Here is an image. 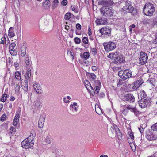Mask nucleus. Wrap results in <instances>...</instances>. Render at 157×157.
<instances>
[{
    "label": "nucleus",
    "mask_w": 157,
    "mask_h": 157,
    "mask_svg": "<svg viewBox=\"0 0 157 157\" xmlns=\"http://www.w3.org/2000/svg\"><path fill=\"white\" fill-rule=\"evenodd\" d=\"M97 67L95 66H93L92 67V69L93 71H95L97 70Z\"/></svg>",
    "instance_id": "obj_56"
},
{
    "label": "nucleus",
    "mask_w": 157,
    "mask_h": 157,
    "mask_svg": "<svg viewBox=\"0 0 157 157\" xmlns=\"http://www.w3.org/2000/svg\"><path fill=\"white\" fill-rule=\"evenodd\" d=\"M141 98H147V95L144 91H142L141 92Z\"/></svg>",
    "instance_id": "obj_42"
},
{
    "label": "nucleus",
    "mask_w": 157,
    "mask_h": 157,
    "mask_svg": "<svg viewBox=\"0 0 157 157\" xmlns=\"http://www.w3.org/2000/svg\"><path fill=\"white\" fill-rule=\"evenodd\" d=\"M76 28L78 29H80L81 28V26L80 24L77 23L76 25Z\"/></svg>",
    "instance_id": "obj_55"
},
{
    "label": "nucleus",
    "mask_w": 157,
    "mask_h": 157,
    "mask_svg": "<svg viewBox=\"0 0 157 157\" xmlns=\"http://www.w3.org/2000/svg\"><path fill=\"white\" fill-rule=\"evenodd\" d=\"M59 3L58 0H54L53 2L52 5V9H55L57 7Z\"/></svg>",
    "instance_id": "obj_25"
},
{
    "label": "nucleus",
    "mask_w": 157,
    "mask_h": 157,
    "mask_svg": "<svg viewBox=\"0 0 157 157\" xmlns=\"http://www.w3.org/2000/svg\"><path fill=\"white\" fill-rule=\"evenodd\" d=\"M6 118V115H3L1 118V120L2 121H4Z\"/></svg>",
    "instance_id": "obj_50"
},
{
    "label": "nucleus",
    "mask_w": 157,
    "mask_h": 157,
    "mask_svg": "<svg viewBox=\"0 0 157 157\" xmlns=\"http://www.w3.org/2000/svg\"><path fill=\"white\" fill-rule=\"evenodd\" d=\"M117 54V52H115L114 53H110L107 56V57L110 58L111 59H114V58L116 57V54Z\"/></svg>",
    "instance_id": "obj_34"
},
{
    "label": "nucleus",
    "mask_w": 157,
    "mask_h": 157,
    "mask_svg": "<svg viewBox=\"0 0 157 157\" xmlns=\"http://www.w3.org/2000/svg\"><path fill=\"white\" fill-rule=\"evenodd\" d=\"M77 103L74 102L70 105V107L72 109V110H74L75 112H77L78 110V107H77Z\"/></svg>",
    "instance_id": "obj_22"
},
{
    "label": "nucleus",
    "mask_w": 157,
    "mask_h": 157,
    "mask_svg": "<svg viewBox=\"0 0 157 157\" xmlns=\"http://www.w3.org/2000/svg\"><path fill=\"white\" fill-rule=\"evenodd\" d=\"M112 3L111 1H101L100 2V3L107 7L110 6Z\"/></svg>",
    "instance_id": "obj_21"
},
{
    "label": "nucleus",
    "mask_w": 157,
    "mask_h": 157,
    "mask_svg": "<svg viewBox=\"0 0 157 157\" xmlns=\"http://www.w3.org/2000/svg\"><path fill=\"white\" fill-rule=\"evenodd\" d=\"M82 41L85 44H87L88 41V39L87 37H84L83 38Z\"/></svg>",
    "instance_id": "obj_43"
},
{
    "label": "nucleus",
    "mask_w": 157,
    "mask_h": 157,
    "mask_svg": "<svg viewBox=\"0 0 157 157\" xmlns=\"http://www.w3.org/2000/svg\"><path fill=\"white\" fill-rule=\"evenodd\" d=\"M124 62V58L123 56L119 52H117L116 57L114 58V63L116 64H120L123 63Z\"/></svg>",
    "instance_id": "obj_6"
},
{
    "label": "nucleus",
    "mask_w": 157,
    "mask_h": 157,
    "mask_svg": "<svg viewBox=\"0 0 157 157\" xmlns=\"http://www.w3.org/2000/svg\"><path fill=\"white\" fill-rule=\"evenodd\" d=\"M9 52L12 55H14L16 53L15 51L13 49H9Z\"/></svg>",
    "instance_id": "obj_48"
},
{
    "label": "nucleus",
    "mask_w": 157,
    "mask_h": 157,
    "mask_svg": "<svg viewBox=\"0 0 157 157\" xmlns=\"http://www.w3.org/2000/svg\"><path fill=\"white\" fill-rule=\"evenodd\" d=\"M16 46L15 43H11L10 45L9 49H13Z\"/></svg>",
    "instance_id": "obj_39"
},
{
    "label": "nucleus",
    "mask_w": 157,
    "mask_h": 157,
    "mask_svg": "<svg viewBox=\"0 0 157 157\" xmlns=\"http://www.w3.org/2000/svg\"><path fill=\"white\" fill-rule=\"evenodd\" d=\"M103 45L104 49L106 51H110L113 50L116 47L115 44L112 42L104 43Z\"/></svg>",
    "instance_id": "obj_7"
},
{
    "label": "nucleus",
    "mask_w": 157,
    "mask_h": 157,
    "mask_svg": "<svg viewBox=\"0 0 157 157\" xmlns=\"http://www.w3.org/2000/svg\"><path fill=\"white\" fill-rule=\"evenodd\" d=\"M71 10L74 11L75 13H77L78 12V7L74 5H72L71 6Z\"/></svg>",
    "instance_id": "obj_27"
},
{
    "label": "nucleus",
    "mask_w": 157,
    "mask_h": 157,
    "mask_svg": "<svg viewBox=\"0 0 157 157\" xmlns=\"http://www.w3.org/2000/svg\"><path fill=\"white\" fill-rule=\"evenodd\" d=\"M19 120H15V119H14L13 121V125L14 126H17L19 122Z\"/></svg>",
    "instance_id": "obj_46"
},
{
    "label": "nucleus",
    "mask_w": 157,
    "mask_h": 157,
    "mask_svg": "<svg viewBox=\"0 0 157 157\" xmlns=\"http://www.w3.org/2000/svg\"><path fill=\"white\" fill-rule=\"evenodd\" d=\"M6 39L5 37H2L1 39L0 43L1 44H4Z\"/></svg>",
    "instance_id": "obj_53"
},
{
    "label": "nucleus",
    "mask_w": 157,
    "mask_h": 157,
    "mask_svg": "<svg viewBox=\"0 0 157 157\" xmlns=\"http://www.w3.org/2000/svg\"><path fill=\"white\" fill-rule=\"evenodd\" d=\"M26 56L25 58V62L26 65V67L28 68L31 66L32 62L30 58L27 55Z\"/></svg>",
    "instance_id": "obj_19"
},
{
    "label": "nucleus",
    "mask_w": 157,
    "mask_h": 157,
    "mask_svg": "<svg viewBox=\"0 0 157 157\" xmlns=\"http://www.w3.org/2000/svg\"><path fill=\"white\" fill-rule=\"evenodd\" d=\"M117 135L119 139H121L122 138V135L120 132L119 133V135Z\"/></svg>",
    "instance_id": "obj_61"
},
{
    "label": "nucleus",
    "mask_w": 157,
    "mask_h": 157,
    "mask_svg": "<svg viewBox=\"0 0 157 157\" xmlns=\"http://www.w3.org/2000/svg\"><path fill=\"white\" fill-rule=\"evenodd\" d=\"M21 114V110L20 109H18L17 110L16 112V114L15 116L14 119L15 120H19V118L20 117Z\"/></svg>",
    "instance_id": "obj_26"
},
{
    "label": "nucleus",
    "mask_w": 157,
    "mask_h": 157,
    "mask_svg": "<svg viewBox=\"0 0 157 157\" xmlns=\"http://www.w3.org/2000/svg\"><path fill=\"white\" fill-rule=\"evenodd\" d=\"M28 81L26 79H25L24 82H25V84L24 86L23 87V89L25 91H27L28 90Z\"/></svg>",
    "instance_id": "obj_33"
},
{
    "label": "nucleus",
    "mask_w": 157,
    "mask_h": 157,
    "mask_svg": "<svg viewBox=\"0 0 157 157\" xmlns=\"http://www.w3.org/2000/svg\"><path fill=\"white\" fill-rule=\"evenodd\" d=\"M138 129L141 134L144 133V129L142 127H140Z\"/></svg>",
    "instance_id": "obj_52"
},
{
    "label": "nucleus",
    "mask_w": 157,
    "mask_h": 157,
    "mask_svg": "<svg viewBox=\"0 0 157 157\" xmlns=\"http://www.w3.org/2000/svg\"><path fill=\"white\" fill-rule=\"evenodd\" d=\"M14 66L16 68H17L19 66V64L17 62H15L14 63Z\"/></svg>",
    "instance_id": "obj_63"
},
{
    "label": "nucleus",
    "mask_w": 157,
    "mask_h": 157,
    "mask_svg": "<svg viewBox=\"0 0 157 157\" xmlns=\"http://www.w3.org/2000/svg\"><path fill=\"white\" fill-rule=\"evenodd\" d=\"M92 51L94 52V54L97 53V49L95 48H93L92 49Z\"/></svg>",
    "instance_id": "obj_60"
},
{
    "label": "nucleus",
    "mask_w": 157,
    "mask_h": 157,
    "mask_svg": "<svg viewBox=\"0 0 157 157\" xmlns=\"http://www.w3.org/2000/svg\"><path fill=\"white\" fill-rule=\"evenodd\" d=\"M8 35L10 37H13L15 36V35L13 27H10V28Z\"/></svg>",
    "instance_id": "obj_20"
},
{
    "label": "nucleus",
    "mask_w": 157,
    "mask_h": 157,
    "mask_svg": "<svg viewBox=\"0 0 157 157\" xmlns=\"http://www.w3.org/2000/svg\"><path fill=\"white\" fill-rule=\"evenodd\" d=\"M16 131V129L15 128L13 127H11L10 129V132L11 133H12L13 132H15Z\"/></svg>",
    "instance_id": "obj_47"
},
{
    "label": "nucleus",
    "mask_w": 157,
    "mask_h": 157,
    "mask_svg": "<svg viewBox=\"0 0 157 157\" xmlns=\"http://www.w3.org/2000/svg\"><path fill=\"white\" fill-rule=\"evenodd\" d=\"M7 95L6 94H3L2 97H1L0 100L1 101L3 102H5L7 99Z\"/></svg>",
    "instance_id": "obj_29"
},
{
    "label": "nucleus",
    "mask_w": 157,
    "mask_h": 157,
    "mask_svg": "<svg viewBox=\"0 0 157 157\" xmlns=\"http://www.w3.org/2000/svg\"><path fill=\"white\" fill-rule=\"evenodd\" d=\"M143 82L142 79H140L137 80L134 83L133 86L132 87V89L134 90H136L142 84Z\"/></svg>",
    "instance_id": "obj_15"
},
{
    "label": "nucleus",
    "mask_w": 157,
    "mask_h": 157,
    "mask_svg": "<svg viewBox=\"0 0 157 157\" xmlns=\"http://www.w3.org/2000/svg\"><path fill=\"white\" fill-rule=\"evenodd\" d=\"M84 85L86 88H87V87L90 85L89 81L86 80H85L84 81Z\"/></svg>",
    "instance_id": "obj_44"
},
{
    "label": "nucleus",
    "mask_w": 157,
    "mask_h": 157,
    "mask_svg": "<svg viewBox=\"0 0 157 157\" xmlns=\"http://www.w3.org/2000/svg\"><path fill=\"white\" fill-rule=\"evenodd\" d=\"M148 56L147 54L143 51L140 53V63L141 65L145 64L147 62Z\"/></svg>",
    "instance_id": "obj_11"
},
{
    "label": "nucleus",
    "mask_w": 157,
    "mask_h": 157,
    "mask_svg": "<svg viewBox=\"0 0 157 157\" xmlns=\"http://www.w3.org/2000/svg\"><path fill=\"white\" fill-rule=\"evenodd\" d=\"M100 11L101 14L106 17H110L113 15V10L111 7H104L100 9Z\"/></svg>",
    "instance_id": "obj_3"
},
{
    "label": "nucleus",
    "mask_w": 157,
    "mask_h": 157,
    "mask_svg": "<svg viewBox=\"0 0 157 157\" xmlns=\"http://www.w3.org/2000/svg\"><path fill=\"white\" fill-rule=\"evenodd\" d=\"M146 138L149 140H155L157 137L149 131L146 133Z\"/></svg>",
    "instance_id": "obj_13"
},
{
    "label": "nucleus",
    "mask_w": 157,
    "mask_h": 157,
    "mask_svg": "<svg viewBox=\"0 0 157 157\" xmlns=\"http://www.w3.org/2000/svg\"><path fill=\"white\" fill-rule=\"evenodd\" d=\"M45 117L44 115L41 116L39 118L38 125L39 127L40 128H42L43 127L45 121Z\"/></svg>",
    "instance_id": "obj_16"
},
{
    "label": "nucleus",
    "mask_w": 157,
    "mask_h": 157,
    "mask_svg": "<svg viewBox=\"0 0 157 157\" xmlns=\"http://www.w3.org/2000/svg\"><path fill=\"white\" fill-rule=\"evenodd\" d=\"M96 77L95 75L93 73H91L90 75V78L91 80H94Z\"/></svg>",
    "instance_id": "obj_40"
},
{
    "label": "nucleus",
    "mask_w": 157,
    "mask_h": 157,
    "mask_svg": "<svg viewBox=\"0 0 157 157\" xmlns=\"http://www.w3.org/2000/svg\"><path fill=\"white\" fill-rule=\"evenodd\" d=\"M71 17V14L70 13H67L64 16V18L66 20H69Z\"/></svg>",
    "instance_id": "obj_36"
},
{
    "label": "nucleus",
    "mask_w": 157,
    "mask_h": 157,
    "mask_svg": "<svg viewBox=\"0 0 157 157\" xmlns=\"http://www.w3.org/2000/svg\"><path fill=\"white\" fill-rule=\"evenodd\" d=\"M151 129L153 131H157V123L152 126Z\"/></svg>",
    "instance_id": "obj_41"
},
{
    "label": "nucleus",
    "mask_w": 157,
    "mask_h": 157,
    "mask_svg": "<svg viewBox=\"0 0 157 157\" xmlns=\"http://www.w3.org/2000/svg\"><path fill=\"white\" fill-rule=\"evenodd\" d=\"M63 100L65 103H68L70 102L69 101V100H66V98L65 97L63 98Z\"/></svg>",
    "instance_id": "obj_62"
},
{
    "label": "nucleus",
    "mask_w": 157,
    "mask_h": 157,
    "mask_svg": "<svg viewBox=\"0 0 157 157\" xmlns=\"http://www.w3.org/2000/svg\"><path fill=\"white\" fill-rule=\"evenodd\" d=\"M100 32L101 34V36H108L111 34V29L109 27H104L100 30Z\"/></svg>",
    "instance_id": "obj_5"
},
{
    "label": "nucleus",
    "mask_w": 157,
    "mask_h": 157,
    "mask_svg": "<svg viewBox=\"0 0 157 157\" xmlns=\"http://www.w3.org/2000/svg\"><path fill=\"white\" fill-rule=\"evenodd\" d=\"M20 90V86L18 84H16L15 87V91L16 92H18Z\"/></svg>",
    "instance_id": "obj_45"
},
{
    "label": "nucleus",
    "mask_w": 157,
    "mask_h": 157,
    "mask_svg": "<svg viewBox=\"0 0 157 157\" xmlns=\"http://www.w3.org/2000/svg\"><path fill=\"white\" fill-rule=\"evenodd\" d=\"M150 101L148 98H141V100L138 101L139 105L141 108H144L149 104Z\"/></svg>",
    "instance_id": "obj_9"
},
{
    "label": "nucleus",
    "mask_w": 157,
    "mask_h": 157,
    "mask_svg": "<svg viewBox=\"0 0 157 157\" xmlns=\"http://www.w3.org/2000/svg\"><path fill=\"white\" fill-rule=\"evenodd\" d=\"M15 97L13 96H11L10 98V100L11 101H13L15 100Z\"/></svg>",
    "instance_id": "obj_59"
},
{
    "label": "nucleus",
    "mask_w": 157,
    "mask_h": 157,
    "mask_svg": "<svg viewBox=\"0 0 157 157\" xmlns=\"http://www.w3.org/2000/svg\"><path fill=\"white\" fill-rule=\"evenodd\" d=\"M154 44H157V35L156 34L155 36V39L153 40V42Z\"/></svg>",
    "instance_id": "obj_54"
},
{
    "label": "nucleus",
    "mask_w": 157,
    "mask_h": 157,
    "mask_svg": "<svg viewBox=\"0 0 157 157\" xmlns=\"http://www.w3.org/2000/svg\"><path fill=\"white\" fill-rule=\"evenodd\" d=\"M105 96V94L104 93L102 92L100 93V98H103Z\"/></svg>",
    "instance_id": "obj_57"
},
{
    "label": "nucleus",
    "mask_w": 157,
    "mask_h": 157,
    "mask_svg": "<svg viewBox=\"0 0 157 157\" xmlns=\"http://www.w3.org/2000/svg\"><path fill=\"white\" fill-rule=\"evenodd\" d=\"M121 69L118 72L119 76L122 78L126 79L131 77L132 76V72L129 69H123L122 67L120 68Z\"/></svg>",
    "instance_id": "obj_2"
},
{
    "label": "nucleus",
    "mask_w": 157,
    "mask_h": 157,
    "mask_svg": "<svg viewBox=\"0 0 157 157\" xmlns=\"http://www.w3.org/2000/svg\"><path fill=\"white\" fill-rule=\"evenodd\" d=\"M27 68V70L26 74V76H25V79L27 81H30V77H31V69L30 67Z\"/></svg>",
    "instance_id": "obj_18"
},
{
    "label": "nucleus",
    "mask_w": 157,
    "mask_h": 157,
    "mask_svg": "<svg viewBox=\"0 0 157 157\" xmlns=\"http://www.w3.org/2000/svg\"><path fill=\"white\" fill-rule=\"evenodd\" d=\"M92 2L93 4V9L94 10V15H96L97 14L98 12L97 6L96 5H94V1L93 0H92Z\"/></svg>",
    "instance_id": "obj_28"
},
{
    "label": "nucleus",
    "mask_w": 157,
    "mask_h": 157,
    "mask_svg": "<svg viewBox=\"0 0 157 157\" xmlns=\"http://www.w3.org/2000/svg\"><path fill=\"white\" fill-rule=\"evenodd\" d=\"M134 8L131 4L130 1H126L125 3V5L122 9L123 11L125 13H131L132 12Z\"/></svg>",
    "instance_id": "obj_4"
},
{
    "label": "nucleus",
    "mask_w": 157,
    "mask_h": 157,
    "mask_svg": "<svg viewBox=\"0 0 157 157\" xmlns=\"http://www.w3.org/2000/svg\"><path fill=\"white\" fill-rule=\"evenodd\" d=\"M33 85L34 89L35 90L36 92L39 94H41L42 91L40 85L39 84L36 82L33 83Z\"/></svg>",
    "instance_id": "obj_14"
},
{
    "label": "nucleus",
    "mask_w": 157,
    "mask_h": 157,
    "mask_svg": "<svg viewBox=\"0 0 157 157\" xmlns=\"http://www.w3.org/2000/svg\"><path fill=\"white\" fill-rule=\"evenodd\" d=\"M155 10V8L153 7V5L148 3H146L144 6L143 12L145 15L151 16L152 15Z\"/></svg>",
    "instance_id": "obj_1"
},
{
    "label": "nucleus",
    "mask_w": 157,
    "mask_h": 157,
    "mask_svg": "<svg viewBox=\"0 0 157 157\" xmlns=\"http://www.w3.org/2000/svg\"><path fill=\"white\" fill-rule=\"evenodd\" d=\"M122 100L124 101L133 102L135 101V97L132 94H124L122 97Z\"/></svg>",
    "instance_id": "obj_10"
},
{
    "label": "nucleus",
    "mask_w": 157,
    "mask_h": 157,
    "mask_svg": "<svg viewBox=\"0 0 157 157\" xmlns=\"http://www.w3.org/2000/svg\"><path fill=\"white\" fill-rule=\"evenodd\" d=\"M27 45L25 43L21 45V56L24 57L25 55L26 52Z\"/></svg>",
    "instance_id": "obj_17"
},
{
    "label": "nucleus",
    "mask_w": 157,
    "mask_h": 157,
    "mask_svg": "<svg viewBox=\"0 0 157 157\" xmlns=\"http://www.w3.org/2000/svg\"><path fill=\"white\" fill-rule=\"evenodd\" d=\"M50 5V1L49 0H46L43 2V6L45 9H47L49 8Z\"/></svg>",
    "instance_id": "obj_23"
},
{
    "label": "nucleus",
    "mask_w": 157,
    "mask_h": 157,
    "mask_svg": "<svg viewBox=\"0 0 157 157\" xmlns=\"http://www.w3.org/2000/svg\"><path fill=\"white\" fill-rule=\"evenodd\" d=\"M97 108H98V104H95V111H96V113L97 114H98V113L97 112V111L96 110V109Z\"/></svg>",
    "instance_id": "obj_64"
},
{
    "label": "nucleus",
    "mask_w": 157,
    "mask_h": 157,
    "mask_svg": "<svg viewBox=\"0 0 157 157\" xmlns=\"http://www.w3.org/2000/svg\"><path fill=\"white\" fill-rule=\"evenodd\" d=\"M15 76L17 80H20L21 79V75L19 72L16 71L15 74Z\"/></svg>",
    "instance_id": "obj_24"
},
{
    "label": "nucleus",
    "mask_w": 157,
    "mask_h": 157,
    "mask_svg": "<svg viewBox=\"0 0 157 157\" xmlns=\"http://www.w3.org/2000/svg\"><path fill=\"white\" fill-rule=\"evenodd\" d=\"M41 104V103L40 102V101H36L35 103V107H36V108H37L38 109H40L41 107H40Z\"/></svg>",
    "instance_id": "obj_35"
},
{
    "label": "nucleus",
    "mask_w": 157,
    "mask_h": 157,
    "mask_svg": "<svg viewBox=\"0 0 157 157\" xmlns=\"http://www.w3.org/2000/svg\"><path fill=\"white\" fill-rule=\"evenodd\" d=\"M129 131H128V132L129 133V135L131 139L132 140H133L134 138V135L133 133L131 131V129H129Z\"/></svg>",
    "instance_id": "obj_37"
},
{
    "label": "nucleus",
    "mask_w": 157,
    "mask_h": 157,
    "mask_svg": "<svg viewBox=\"0 0 157 157\" xmlns=\"http://www.w3.org/2000/svg\"><path fill=\"white\" fill-rule=\"evenodd\" d=\"M61 4L63 6H66L67 4V0H63L62 1Z\"/></svg>",
    "instance_id": "obj_51"
},
{
    "label": "nucleus",
    "mask_w": 157,
    "mask_h": 157,
    "mask_svg": "<svg viewBox=\"0 0 157 157\" xmlns=\"http://www.w3.org/2000/svg\"><path fill=\"white\" fill-rule=\"evenodd\" d=\"M34 145V142L32 141L28 140L25 139L21 143V146L23 148L28 149L32 147Z\"/></svg>",
    "instance_id": "obj_8"
},
{
    "label": "nucleus",
    "mask_w": 157,
    "mask_h": 157,
    "mask_svg": "<svg viewBox=\"0 0 157 157\" xmlns=\"http://www.w3.org/2000/svg\"><path fill=\"white\" fill-rule=\"evenodd\" d=\"M90 55L88 52H85L83 55V58L85 60H86L89 57Z\"/></svg>",
    "instance_id": "obj_32"
},
{
    "label": "nucleus",
    "mask_w": 157,
    "mask_h": 157,
    "mask_svg": "<svg viewBox=\"0 0 157 157\" xmlns=\"http://www.w3.org/2000/svg\"><path fill=\"white\" fill-rule=\"evenodd\" d=\"M88 34L89 36L91 35L92 34L91 29L89 27V28H88Z\"/></svg>",
    "instance_id": "obj_58"
},
{
    "label": "nucleus",
    "mask_w": 157,
    "mask_h": 157,
    "mask_svg": "<svg viewBox=\"0 0 157 157\" xmlns=\"http://www.w3.org/2000/svg\"><path fill=\"white\" fill-rule=\"evenodd\" d=\"M45 142L48 144H49L51 142L50 138L49 137H47L45 140Z\"/></svg>",
    "instance_id": "obj_49"
},
{
    "label": "nucleus",
    "mask_w": 157,
    "mask_h": 157,
    "mask_svg": "<svg viewBox=\"0 0 157 157\" xmlns=\"http://www.w3.org/2000/svg\"><path fill=\"white\" fill-rule=\"evenodd\" d=\"M75 42L77 44H79L81 42V40L78 37H75L74 39Z\"/></svg>",
    "instance_id": "obj_38"
},
{
    "label": "nucleus",
    "mask_w": 157,
    "mask_h": 157,
    "mask_svg": "<svg viewBox=\"0 0 157 157\" xmlns=\"http://www.w3.org/2000/svg\"><path fill=\"white\" fill-rule=\"evenodd\" d=\"M126 110H129L131 112H133L135 115H136L138 112L135 106H133L129 104L125 106V109L123 111V112H125Z\"/></svg>",
    "instance_id": "obj_12"
},
{
    "label": "nucleus",
    "mask_w": 157,
    "mask_h": 157,
    "mask_svg": "<svg viewBox=\"0 0 157 157\" xmlns=\"http://www.w3.org/2000/svg\"><path fill=\"white\" fill-rule=\"evenodd\" d=\"M33 132H34V131H32L29 136L27 138H26V139H27L28 140L32 141L33 140L34 138V134L33 133Z\"/></svg>",
    "instance_id": "obj_30"
},
{
    "label": "nucleus",
    "mask_w": 157,
    "mask_h": 157,
    "mask_svg": "<svg viewBox=\"0 0 157 157\" xmlns=\"http://www.w3.org/2000/svg\"><path fill=\"white\" fill-rule=\"evenodd\" d=\"M107 23L106 19L105 18L99 19V25L105 24Z\"/></svg>",
    "instance_id": "obj_31"
}]
</instances>
